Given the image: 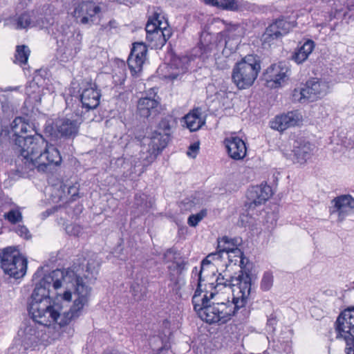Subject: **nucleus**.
<instances>
[{
	"instance_id": "4be33fe9",
	"label": "nucleus",
	"mask_w": 354,
	"mask_h": 354,
	"mask_svg": "<svg viewBox=\"0 0 354 354\" xmlns=\"http://www.w3.org/2000/svg\"><path fill=\"white\" fill-rule=\"evenodd\" d=\"M159 102L154 97H141L138 102V114L144 118H148L151 115H156L158 112V106Z\"/></svg>"
},
{
	"instance_id": "bf43d9fd",
	"label": "nucleus",
	"mask_w": 354,
	"mask_h": 354,
	"mask_svg": "<svg viewBox=\"0 0 354 354\" xmlns=\"http://www.w3.org/2000/svg\"><path fill=\"white\" fill-rule=\"evenodd\" d=\"M186 265L187 263L184 261L176 262L174 270H176L178 274H180L186 269Z\"/></svg>"
},
{
	"instance_id": "e2e57ef3",
	"label": "nucleus",
	"mask_w": 354,
	"mask_h": 354,
	"mask_svg": "<svg viewBox=\"0 0 354 354\" xmlns=\"http://www.w3.org/2000/svg\"><path fill=\"white\" fill-rule=\"evenodd\" d=\"M55 211H56L55 207H53V208L46 210L45 212H42V214H41L42 218L44 219V218H47L50 215L55 213Z\"/></svg>"
},
{
	"instance_id": "7c9ffc66",
	"label": "nucleus",
	"mask_w": 354,
	"mask_h": 354,
	"mask_svg": "<svg viewBox=\"0 0 354 354\" xmlns=\"http://www.w3.org/2000/svg\"><path fill=\"white\" fill-rule=\"evenodd\" d=\"M232 80L239 89H243V57L235 64L232 69Z\"/></svg>"
},
{
	"instance_id": "9b49d317",
	"label": "nucleus",
	"mask_w": 354,
	"mask_h": 354,
	"mask_svg": "<svg viewBox=\"0 0 354 354\" xmlns=\"http://www.w3.org/2000/svg\"><path fill=\"white\" fill-rule=\"evenodd\" d=\"M272 195V188L266 183H262L259 185L250 186L246 192L247 201H245V207H247L248 211H253L257 207L268 201Z\"/></svg>"
},
{
	"instance_id": "6ab92c4d",
	"label": "nucleus",
	"mask_w": 354,
	"mask_h": 354,
	"mask_svg": "<svg viewBox=\"0 0 354 354\" xmlns=\"http://www.w3.org/2000/svg\"><path fill=\"white\" fill-rule=\"evenodd\" d=\"M330 207L331 214H337L340 221L354 212V198L350 195H342L335 198Z\"/></svg>"
},
{
	"instance_id": "f8f14e48",
	"label": "nucleus",
	"mask_w": 354,
	"mask_h": 354,
	"mask_svg": "<svg viewBox=\"0 0 354 354\" xmlns=\"http://www.w3.org/2000/svg\"><path fill=\"white\" fill-rule=\"evenodd\" d=\"M294 26L295 23L293 21L284 18L276 19L266 28L262 35L263 44H268V45L273 44L275 40L280 39L287 35Z\"/></svg>"
},
{
	"instance_id": "423d86ee",
	"label": "nucleus",
	"mask_w": 354,
	"mask_h": 354,
	"mask_svg": "<svg viewBox=\"0 0 354 354\" xmlns=\"http://www.w3.org/2000/svg\"><path fill=\"white\" fill-rule=\"evenodd\" d=\"M85 119L84 111L76 107L73 112L55 119V132L62 138L73 140L78 135L80 125Z\"/></svg>"
},
{
	"instance_id": "69168bd1",
	"label": "nucleus",
	"mask_w": 354,
	"mask_h": 354,
	"mask_svg": "<svg viewBox=\"0 0 354 354\" xmlns=\"http://www.w3.org/2000/svg\"><path fill=\"white\" fill-rule=\"evenodd\" d=\"M46 133H49L50 135H53V131H54V127L53 126L46 127L45 129Z\"/></svg>"
},
{
	"instance_id": "6e6552de",
	"label": "nucleus",
	"mask_w": 354,
	"mask_h": 354,
	"mask_svg": "<svg viewBox=\"0 0 354 354\" xmlns=\"http://www.w3.org/2000/svg\"><path fill=\"white\" fill-rule=\"evenodd\" d=\"M243 279V269L241 268L237 277L229 276L228 286L232 288V301L227 304L226 312L229 315H221L216 319L219 321V324L227 323L232 317L236 316L239 310L243 308V287L241 286Z\"/></svg>"
},
{
	"instance_id": "a211bd4d",
	"label": "nucleus",
	"mask_w": 354,
	"mask_h": 354,
	"mask_svg": "<svg viewBox=\"0 0 354 354\" xmlns=\"http://www.w3.org/2000/svg\"><path fill=\"white\" fill-rule=\"evenodd\" d=\"M100 97V91L97 89L96 84L92 82H87L86 86L83 88L80 95V101L82 106L78 107L82 111L84 109L85 111L84 113L86 114L89 111L94 110L99 106Z\"/></svg>"
},
{
	"instance_id": "72a5a7b5",
	"label": "nucleus",
	"mask_w": 354,
	"mask_h": 354,
	"mask_svg": "<svg viewBox=\"0 0 354 354\" xmlns=\"http://www.w3.org/2000/svg\"><path fill=\"white\" fill-rule=\"evenodd\" d=\"M133 206L138 209V214H143L148 212L151 203L147 201L146 195L136 194L134 196Z\"/></svg>"
},
{
	"instance_id": "de8ad7c7",
	"label": "nucleus",
	"mask_w": 354,
	"mask_h": 354,
	"mask_svg": "<svg viewBox=\"0 0 354 354\" xmlns=\"http://www.w3.org/2000/svg\"><path fill=\"white\" fill-rule=\"evenodd\" d=\"M207 216V209H203L196 214H192L188 217L187 223L191 227H196L199 222Z\"/></svg>"
},
{
	"instance_id": "c756f323",
	"label": "nucleus",
	"mask_w": 354,
	"mask_h": 354,
	"mask_svg": "<svg viewBox=\"0 0 354 354\" xmlns=\"http://www.w3.org/2000/svg\"><path fill=\"white\" fill-rule=\"evenodd\" d=\"M172 67H174L175 71L169 73L167 78L171 80L180 79L181 76L188 71V63L185 64L181 59L176 58L171 61V68Z\"/></svg>"
},
{
	"instance_id": "3c124183",
	"label": "nucleus",
	"mask_w": 354,
	"mask_h": 354,
	"mask_svg": "<svg viewBox=\"0 0 354 354\" xmlns=\"http://www.w3.org/2000/svg\"><path fill=\"white\" fill-rule=\"evenodd\" d=\"M5 218L10 223L16 224L22 220V214L19 210L11 209L5 214Z\"/></svg>"
},
{
	"instance_id": "4d7b16f0",
	"label": "nucleus",
	"mask_w": 354,
	"mask_h": 354,
	"mask_svg": "<svg viewBox=\"0 0 354 354\" xmlns=\"http://www.w3.org/2000/svg\"><path fill=\"white\" fill-rule=\"evenodd\" d=\"M161 35L162 36L163 40L165 42L171 37V31L170 28H167L166 26H161Z\"/></svg>"
},
{
	"instance_id": "774afa93",
	"label": "nucleus",
	"mask_w": 354,
	"mask_h": 354,
	"mask_svg": "<svg viewBox=\"0 0 354 354\" xmlns=\"http://www.w3.org/2000/svg\"><path fill=\"white\" fill-rule=\"evenodd\" d=\"M252 216H253V214H250V213H248L247 215V216H250V218H253V219L256 220V218L253 217Z\"/></svg>"
},
{
	"instance_id": "79ce46f5",
	"label": "nucleus",
	"mask_w": 354,
	"mask_h": 354,
	"mask_svg": "<svg viewBox=\"0 0 354 354\" xmlns=\"http://www.w3.org/2000/svg\"><path fill=\"white\" fill-rule=\"evenodd\" d=\"M289 127L298 126L302 122V115L297 110L283 113Z\"/></svg>"
},
{
	"instance_id": "2f4dec72",
	"label": "nucleus",
	"mask_w": 354,
	"mask_h": 354,
	"mask_svg": "<svg viewBox=\"0 0 354 354\" xmlns=\"http://www.w3.org/2000/svg\"><path fill=\"white\" fill-rule=\"evenodd\" d=\"M206 3L221 8L224 10L236 11L239 5L235 0H203Z\"/></svg>"
},
{
	"instance_id": "09e8293b",
	"label": "nucleus",
	"mask_w": 354,
	"mask_h": 354,
	"mask_svg": "<svg viewBox=\"0 0 354 354\" xmlns=\"http://www.w3.org/2000/svg\"><path fill=\"white\" fill-rule=\"evenodd\" d=\"M306 93L304 92V88H295L292 93L291 97L292 100L295 102H299L301 104L308 102V98H306Z\"/></svg>"
},
{
	"instance_id": "c85d7f7f",
	"label": "nucleus",
	"mask_w": 354,
	"mask_h": 354,
	"mask_svg": "<svg viewBox=\"0 0 354 354\" xmlns=\"http://www.w3.org/2000/svg\"><path fill=\"white\" fill-rule=\"evenodd\" d=\"M129 292L131 295L132 299L136 302H139L145 300L147 297L148 288L142 281H140L136 279L131 283Z\"/></svg>"
},
{
	"instance_id": "0e129e2a",
	"label": "nucleus",
	"mask_w": 354,
	"mask_h": 354,
	"mask_svg": "<svg viewBox=\"0 0 354 354\" xmlns=\"http://www.w3.org/2000/svg\"><path fill=\"white\" fill-rule=\"evenodd\" d=\"M62 298L65 301H70L72 299V292L70 290H65Z\"/></svg>"
},
{
	"instance_id": "864d4df0",
	"label": "nucleus",
	"mask_w": 354,
	"mask_h": 354,
	"mask_svg": "<svg viewBox=\"0 0 354 354\" xmlns=\"http://www.w3.org/2000/svg\"><path fill=\"white\" fill-rule=\"evenodd\" d=\"M14 231L21 237H24L25 239H29L31 237V234L28 229L24 225H18L14 229Z\"/></svg>"
},
{
	"instance_id": "37998d69",
	"label": "nucleus",
	"mask_w": 354,
	"mask_h": 354,
	"mask_svg": "<svg viewBox=\"0 0 354 354\" xmlns=\"http://www.w3.org/2000/svg\"><path fill=\"white\" fill-rule=\"evenodd\" d=\"M146 39L156 48H162L166 44L165 41H162L161 27L155 31L153 34L151 35V36H146Z\"/></svg>"
},
{
	"instance_id": "a878e982",
	"label": "nucleus",
	"mask_w": 354,
	"mask_h": 354,
	"mask_svg": "<svg viewBox=\"0 0 354 354\" xmlns=\"http://www.w3.org/2000/svg\"><path fill=\"white\" fill-rule=\"evenodd\" d=\"M186 127L190 131H196L205 124V120L201 118L199 108L194 109L183 118Z\"/></svg>"
},
{
	"instance_id": "8fccbe9b",
	"label": "nucleus",
	"mask_w": 354,
	"mask_h": 354,
	"mask_svg": "<svg viewBox=\"0 0 354 354\" xmlns=\"http://www.w3.org/2000/svg\"><path fill=\"white\" fill-rule=\"evenodd\" d=\"M273 284V275L270 272H266L263 274L261 281V288L263 291L269 290Z\"/></svg>"
},
{
	"instance_id": "bb28decb",
	"label": "nucleus",
	"mask_w": 354,
	"mask_h": 354,
	"mask_svg": "<svg viewBox=\"0 0 354 354\" xmlns=\"http://www.w3.org/2000/svg\"><path fill=\"white\" fill-rule=\"evenodd\" d=\"M314 48V41L308 39L292 54L291 59L298 64H301L308 59Z\"/></svg>"
},
{
	"instance_id": "58836bf2",
	"label": "nucleus",
	"mask_w": 354,
	"mask_h": 354,
	"mask_svg": "<svg viewBox=\"0 0 354 354\" xmlns=\"http://www.w3.org/2000/svg\"><path fill=\"white\" fill-rule=\"evenodd\" d=\"M230 263H234V265L239 263V267L243 269V252L239 248H234V250L225 253Z\"/></svg>"
},
{
	"instance_id": "5fc2aeb1",
	"label": "nucleus",
	"mask_w": 354,
	"mask_h": 354,
	"mask_svg": "<svg viewBox=\"0 0 354 354\" xmlns=\"http://www.w3.org/2000/svg\"><path fill=\"white\" fill-rule=\"evenodd\" d=\"M260 63V58L257 55H248L247 56H245V73H246L247 65H252V66H256V64L261 65Z\"/></svg>"
},
{
	"instance_id": "2eb2a0df",
	"label": "nucleus",
	"mask_w": 354,
	"mask_h": 354,
	"mask_svg": "<svg viewBox=\"0 0 354 354\" xmlns=\"http://www.w3.org/2000/svg\"><path fill=\"white\" fill-rule=\"evenodd\" d=\"M199 56L205 59L213 55L216 59L218 53L224 51L222 35L214 38L211 34L204 33L201 35L200 41L198 44Z\"/></svg>"
},
{
	"instance_id": "6e6d98bb",
	"label": "nucleus",
	"mask_w": 354,
	"mask_h": 354,
	"mask_svg": "<svg viewBox=\"0 0 354 354\" xmlns=\"http://www.w3.org/2000/svg\"><path fill=\"white\" fill-rule=\"evenodd\" d=\"M199 151V142H194L188 148V151L187 152V155L189 156H191L192 158H195L196 155L198 154Z\"/></svg>"
},
{
	"instance_id": "412c9836",
	"label": "nucleus",
	"mask_w": 354,
	"mask_h": 354,
	"mask_svg": "<svg viewBox=\"0 0 354 354\" xmlns=\"http://www.w3.org/2000/svg\"><path fill=\"white\" fill-rule=\"evenodd\" d=\"M259 271L253 263L247 261L245 262V289L248 288V297H245V306L252 297V290L255 289Z\"/></svg>"
},
{
	"instance_id": "5701e85b",
	"label": "nucleus",
	"mask_w": 354,
	"mask_h": 354,
	"mask_svg": "<svg viewBox=\"0 0 354 354\" xmlns=\"http://www.w3.org/2000/svg\"><path fill=\"white\" fill-rule=\"evenodd\" d=\"M39 77H33V79L26 86L25 93L27 95L26 102L37 106L41 102L42 96V87L39 85Z\"/></svg>"
},
{
	"instance_id": "4468645a",
	"label": "nucleus",
	"mask_w": 354,
	"mask_h": 354,
	"mask_svg": "<svg viewBox=\"0 0 354 354\" xmlns=\"http://www.w3.org/2000/svg\"><path fill=\"white\" fill-rule=\"evenodd\" d=\"M61 162L62 157L59 150L54 145L47 142V146L35 161V169L39 171H50L53 167L60 165Z\"/></svg>"
},
{
	"instance_id": "f03ea898",
	"label": "nucleus",
	"mask_w": 354,
	"mask_h": 354,
	"mask_svg": "<svg viewBox=\"0 0 354 354\" xmlns=\"http://www.w3.org/2000/svg\"><path fill=\"white\" fill-rule=\"evenodd\" d=\"M10 133H13L15 145L20 148L21 169L33 170L37 157L47 146V141L37 133L32 124L26 122L22 117H17L10 127H2L0 136H8Z\"/></svg>"
},
{
	"instance_id": "13d9d810",
	"label": "nucleus",
	"mask_w": 354,
	"mask_h": 354,
	"mask_svg": "<svg viewBox=\"0 0 354 354\" xmlns=\"http://www.w3.org/2000/svg\"><path fill=\"white\" fill-rule=\"evenodd\" d=\"M46 75L47 73L45 70L39 69L35 71L34 77L37 75L39 77V85L42 86V82H44Z\"/></svg>"
},
{
	"instance_id": "e433bc0d",
	"label": "nucleus",
	"mask_w": 354,
	"mask_h": 354,
	"mask_svg": "<svg viewBox=\"0 0 354 354\" xmlns=\"http://www.w3.org/2000/svg\"><path fill=\"white\" fill-rule=\"evenodd\" d=\"M30 49L26 45L17 46L15 53V63H18L21 65L26 64L28 62L30 55Z\"/></svg>"
},
{
	"instance_id": "393cba45",
	"label": "nucleus",
	"mask_w": 354,
	"mask_h": 354,
	"mask_svg": "<svg viewBox=\"0 0 354 354\" xmlns=\"http://www.w3.org/2000/svg\"><path fill=\"white\" fill-rule=\"evenodd\" d=\"M304 88L306 98H308V102H313L324 94L325 85L319 80L313 79L308 81Z\"/></svg>"
},
{
	"instance_id": "473e14b6",
	"label": "nucleus",
	"mask_w": 354,
	"mask_h": 354,
	"mask_svg": "<svg viewBox=\"0 0 354 354\" xmlns=\"http://www.w3.org/2000/svg\"><path fill=\"white\" fill-rule=\"evenodd\" d=\"M160 17V14L154 12L153 15L149 18L145 27L146 36H151L163 25Z\"/></svg>"
},
{
	"instance_id": "cd10ccee",
	"label": "nucleus",
	"mask_w": 354,
	"mask_h": 354,
	"mask_svg": "<svg viewBox=\"0 0 354 354\" xmlns=\"http://www.w3.org/2000/svg\"><path fill=\"white\" fill-rule=\"evenodd\" d=\"M242 242L241 238L230 239L225 236L218 239L217 253H220L221 259L223 254L229 252V251L234 250V248H239Z\"/></svg>"
},
{
	"instance_id": "1a4fd4ad",
	"label": "nucleus",
	"mask_w": 354,
	"mask_h": 354,
	"mask_svg": "<svg viewBox=\"0 0 354 354\" xmlns=\"http://www.w3.org/2000/svg\"><path fill=\"white\" fill-rule=\"evenodd\" d=\"M337 338L343 339L346 344V354H354V307L344 310L336 321Z\"/></svg>"
},
{
	"instance_id": "b1692460",
	"label": "nucleus",
	"mask_w": 354,
	"mask_h": 354,
	"mask_svg": "<svg viewBox=\"0 0 354 354\" xmlns=\"http://www.w3.org/2000/svg\"><path fill=\"white\" fill-rule=\"evenodd\" d=\"M224 144L228 155L234 160L243 159V156H241L243 140L234 135L226 138L224 140Z\"/></svg>"
},
{
	"instance_id": "9d476101",
	"label": "nucleus",
	"mask_w": 354,
	"mask_h": 354,
	"mask_svg": "<svg viewBox=\"0 0 354 354\" xmlns=\"http://www.w3.org/2000/svg\"><path fill=\"white\" fill-rule=\"evenodd\" d=\"M53 34L57 42L61 43L64 46V54L66 55L67 59H73L80 52L82 35L80 33L76 35L73 34L68 25L57 26L56 32Z\"/></svg>"
},
{
	"instance_id": "c03bdc74",
	"label": "nucleus",
	"mask_w": 354,
	"mask_h": 354,
	"mask_svg": "<svg viewBox=\"0 0 354 354\" xmlns=\"http://www.w3.org/2000/svg\"><path fill=\"white\" fill-rule=\"evenodd\" d=\"M32 15L30 12L26 11L21 13L16 19V25L17 29H24L28 28L31 23Z\"/></svg>"
},
{
	"instance_id": "7ed1b4c3",
	"label": "nucleus",
	"mask_w": 354,
	"mask_h": 354,
	"mask_svg": "<svg viewBox=\"0 0 354 354\" xmlns=\"http://www.w3.org/2000/svg\"><path fill=\"white\" fill-rule=\"evenodd\" d=\"M192 274L198 276L197 288L192 297V302L194 310L198 316L208 324H218L221 315H227L226 303L210 304V300L216 295L218 290H215L216 273L199 270L195 267Z\"/></svg>"
},
{
	"instance_id": "aec40b11",
	"label": "nucleus",
	"mask_w": 354,
	"mask_h": 354,
	"mask_svg": "<svg viewBox=\"0 0 354 354\" xmlns=\"http://www.w3.org/2000/svg\"><path fill=\"white\" fill-rule=\"evenodd\" d=\"M289 71L286 64L279 62L277 64L270 66L266 70V76L268 82H272L274 86H280L288 80Z\"/></svg>"
},
{
	"instance_id": "f257e3e1",
	"label": "nucleus",
	"mask_w": 354,
	"mask_h": 354,
	"mask_svg": "<svg viewBox=\"0 0 354 354\" xmlns=\"http://www.w3.org/2000/svg\"><path fill=\"white\" fill-rule=\"evenodd\" d=\"M100 263L91 259L86 265L56 269L45 274L36 283L28 302V311L35 321L44 324L57 323L60 327L69 324L82 314L88 305L91 288Z\"/></svg>"
},
{
	"instance_id": "dca6fc26",
	"label": "nucleus",
	"mask_w": 354,
	"mask_h": 354,
	"mask_svg": "<svg viewBox=\"0 0 354 354\" xmlns=\"http://www.w3.org/2000/svg\"><path fill=\"white\" fill-rule=\"evenodd\" d=\"M147 47L142 42H135L127 59V64L132 76H137L142 70L147 57Z\"/></svg>"
},
{
	"instance_id": "603ef678",
	"label": "nucleus",
	"mask_w": 354,
	"mask_h": 354,
	"mask_svg": "<svg viewBox=\"0 0 354 354\" xmlns=\"http://www.w3.org/2000/svg\"><path fill=\"white\" fill-rule=\"evenodd\" d=\"M228 280L229 276L227 277L226 274L223 275L221 273H219L215 279V290L219 291L222 288L228 286Z\"/></svg>"
},
{
	"instance_id": "ea45409f",
	"label": "nucleus",
	"mask_w": 354,
	"mask_h": 354,
	"mask_svg": "<svg viewBox=\"0 0 354 354\" xmlns=\"http://www.w3.org/2000/svg\"><path fill=\"white\" fill-rule=\"evenodd\" d=\"M283 114L277 115L275 118L270 122V127L272 129L283 131L290 128Z\"/></svg>"
},
{
	"instance_id": "ddd939ff",
	"label": "nucleus",
	"mask_w": 354,
	"mask_h": 354,
	"mask_svg": "<svg viewBox=\"0 0 354 354\" xmlns=\"http://www.w3.org/2000/svg\"><path fill=\"white\" fill-rule=\"evenodd\" d=\"M101 12V8L91 1H82L74 4L71 15L77 23L86 25L93 23V17Z\"/></svg>"
},
{
	"instance_id": "c9c22d12",
	"label": "nucleus",
	"mask_w": 354,
	"mask_h": 354,
	"mask_svg": "<svg viewBox=\"0 0 354 354\" xmlns=\"http://www.w3.org/2000/svg\"><path fill=\"white\" fill-rule=\"evenodd\" d=\"M261 70V65L256 66L247 65L246 73H245V87L250 86L253 84L257 79L258 74Z\"/></svg>"
},
{
	"instance_id": "680f3d73",
	"label": "nucleus",
	"mask_w": 354,
	"mask_h": 354,
	"mask_svg": "<svg viewBox=\"0 0 354 354\" xmlns=\"http://www.w3.org/2000/svg\"><path fill=\"white\" fill-rule=\"evenodd\" d=\"M76 186H70L68 189V193L71 194V198L73 200H75L78 197V192H75Z\"/></svg>"
},
{
	"instance_id": "a18cd8bd",
	"label": "nucleus",
	"mask_w": 354,
	"mask_h": 354,
	"mask_svg": "<svg viewBox=\"0 0 354 354\" xmlns=\"http://www.w3.org/2000/svg\"><path fill=\"white\" fill-rule=\"evenodd\" d=\"M198 205H199V199L195 197L186 198L180 202V207L181 211L191 212Z\"/></svg>"
},
{
	"instance_id": "338daca9",
	"label": "nucleus",
	"mask_w": 354,
	"mask_h": 354,
	"mask_svg": "<svg viewBox=\"0 0 354 354\" xmlns=\"http://www.w3.org/2000/svg\"><path fill=\"white\" fill-rule=\"evenodd\" d=\"M43 270V268L42 267H39L37 270L36 271V272L35 273L34 275H40L41 272H42Z\"/></svg>"
},
{
	"instance_id": "f3484780",
	"label": "nucleus",
	"mask_w": 354,
	"mask_h": 354,
	"mask_svg": "<svg viewBox=\"0 0 354 354\" xmlns=\"http://www.w3.org/2000/svg\"><path fill=\"white\" fill-rule=\"evenodd\" d=\"M292 149L290 153H286L295 163L304 164L312 156L313 146L307 140L300 138L293 140Z\"/></svg>"
},
{
	"instance_id": "052dcab7",
	"label": "nucleus",
	"mask_w": 354,
	"mask_h": 354,
	"mask_svg": "<svg viewBox=\"0 0 354 354\" xmlns=\"http://www.w3.org/2000/svg\"><path fill=\"white\" fill-rule=\"evenodd\" d=\"M277 324V317L274 315L272 314L268 319L267 325L271 326L274 330V326Z\"/></svg>"
},
{
	"instance_id": "20e7f679",
	"label": "nucleus",
	"mask_w": 354,
	"mask_h": 354,
	"mask_svg": "<svg viewBox=\"0 0 354 354\" xmlns=\"http://www.w3.org/2000/svg\"><path fill=\"white\" fill-rule=\"evenodd\" d=\"M177 122L176 118L167 115L161 118L157 125V129L150 136L136 137L142 147L139 159L142 160L143 167L151 163L167 146L171 139L172 130L176 127Z\"/></svg>"
},
{
	"instance_id": "4c0bfd02",
	"label": "nucleus",
	"mask_w": 354,
	"mask_h": 354,
	"mask_svg": "<svg viewBox=\"0 0 354 354\" xmlns=\"http://www.w3.org/2000/svg\"><path fill=\"white\" fill-rule=\"evenodd\" d=\"M220 259H221L220 253L215 252L209 254L201 261L200 270L211 272L214 274V270L216 269L214 265L212 263V260Z\"/></svg>"
},
{
	"instance_id": "f704fd0d",
	"label": "nucleus",
	"mask_w": 354,
	"mask_h": 354,
	"mask_svg": "<svg viewBox=\"0 0 354 354\" xmlns=\"http://www.w3.org/2000/svg\"><path fill=\"white\" fill-rule=\"evenodd\" d=\"M150 345L153 354H171L167 345L163 344L161 337H153L150 340Z\"/></svg>"
},
{
	"instance_id": "0eeeda50",
	"label": "nucleus",
	"mask_w": 354,
	"mask_h": 354,
	"mask_svg": "<svg viewBox=\"0 0 354 354\" xmlns=\"http://www.w3.org/2000/svg\"><path fill=\"white\" fill-rule=\"evenodd\" d=\"M1 267L5 274L15 279L23 277L27 270V259L13 247H8L0 254Z\"/></svg>"
},
{
	"instance_id": "a19ab883",
	"label": "nucleus",
	"mask_w": 354,
	"mask_h": 354,
	"mask_svg": "<svg viewBox=\"0 0 354 354\" xmlns=\"http://www.w3.org/2000/svg\"><path fill=\"white\" fill-rule=\"evenodd\" d=\"M223 48H228L231 53H235L241 42L240 36H228L227 39L222 37Z\"/></svg>"
},
{
	"instance_id": "49530a36",
	"label": "nucleus",
	"mask_w": 354,
	"mask_h": 354,
	"mask_svg": "<svg viewBox=\"0 0 354 354\" xmlns=\"http://www.w3.org/2000/svg\"><path fill=\"white\" fill-rule=\"evenodd\" d=\"M118 23L114 19H111L107 24L100 26V30L106 35H111L118 32Z\"/></svg>"
},
{
	"instance_id": "39448f33",
	"label": "nucleus",
	"mask_w": 354,
	"mask_h": 354,
	"mask_svg": "<svg viewBox=\"0 0 354 354\" xmlns=\"http://www.w3.org/2000/svg\"><path fill=\"white\" fill-rule=\"evenodd\" d=\"M50 325L39 323L33 319H32V323H24V326L18 331L24 350L35 348L39 344H47L49 335L46 333V329Z\"/></svg>"
}]
</instances>
